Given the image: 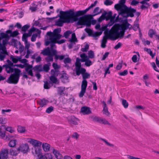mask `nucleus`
I'll return each instance as SVG.
<instances>
[{"label": "nucleus", "mask_w": 159, "mask_h": 159, "mask_svg": "<svg viewBox=\"0 0 159 159\" xmlns=\"http://www.w3.org/2000/svg\"><path fill=\"white\" fill-rule=\"evenodd\" d=\"M61 31V28H59L55 29L53 32H48L47 33V35L49 37L45 41V44L46 46H48L50 43V49L53 54L56 53V51L53 48L55 44L57 43L56 40L59 39L62 36V35L60 34Z\"/></svg>", "instance_id": "obj_1"}, {"label": "nucleus", "mask_w": 159, "mask_h": 159, "mask_svg": "<svg viewBox=\"0 0 159 159\" xmlns=\"http://www.w3.org/2000/svg\"><path fill=\"white\" fill-rule=\"evenodd\" d=\"M90 8L89 7L84 10L74 12L73 10H69L65 11H61V13L63 14V16L66 17L65 19L66 22L72 23L75 22L78 20V17L85 14Z\"/></svg>", "instance_id": "obj_2"}, {"label": "nucleus", "mask_w": 159, "mask_h": 159, "mask_svg": "<svg viewBox=\"0 0 159 159\" xmlns=\"http://www.w3.org/2000/svg\"><path fill=\"white\" fill-rule=\"evenodd\" d=\"M121 26L119 24H116L111 28L110 30H106L104 32L106 33L110 38V39L114 40L119 38H123L124 32L119 30L121 29Z\"/></svg>", "instance_id": "obj_3"}, {"label": "nucleus", "mask_w": 159, "mask_h": 159, "mask_svg": "<svg viewBox=\"0 0 159 159\" xmlns=\"http://www.w3.org/2000/svg\"><path fill=\"white\" fill-rule=\"evenodd\" d=\"M136 10L131 7H125L122 11L119 12V16L120 15L124 18H127L128 17H131L134 16V13L136 12Z\"/></svg>", "instance_id": "obj_4"}, {"label": "nucleus", "mask_w": 159, "mask_h": 159, "mask_svg": "<svg viewBox=\"0 0 159 159\" xmlns=\"http://www.w3.org/2000/svg\"><path fill=\"white\" fill-rule=\"evenodd\" d=\"M125 0H120L119 1V3L115 5L114 8L118 11L120 12L122 11V10L124 9L125 7L127 6L125 5Z\"/></svg>", "instance_id": "obj_5"}, {"label": "nucleus", "mask_w": 159, "mask_h": 159, "mask_svg": "<svg viewBox=\"0 0 159 159\" xmlns=\"http://www.w3.org/2000/svg\"><path fill=\"white\" fill-rule=\"evenodd\" d=\"M87 81L86 80H83L81 85V90L79 94L80 98L82 97L85 93L87 87Z\"/></svg>", "instance_id": "obj_6"}, {"label": "nucleus", "mask_w": 159, "mask_h": 159, "mask_svg": "<svg viewBox=\"0 0 159 159\" xmlns=\"http://www.w3.org/2000/svg\"><path fill=\"white\" fill-rule=\"evenodd\" d=\"M79 72L76 73V75H79L80 74H82V79L83 80H86L87 79L90 78V74L86 72V70L84 68H81Z\"/></svg>", "instance_id": "obj_7"}, {"label": "nucleus", "mask_w": 159, "mask_h": 159, "mask_svg": "<svg viewBox=\"0 0 159 159\" xmlns=\"http://www.w3.org/2000/svg\"><path fill=\"white\" fill-rule=\"evenodd\" d=\"M61 11H61L60 12V13L61 15V16L60 17V19H59L56 22V25L57 26H62L63 25V23H67L69 22H66V20L65 19L66 18V17H65L63 16V14L61 13Z\"/></svg>", "instance_id": "obj_8"}, {"label": "nucleus", "mask_w": 159, "mask_h": 159, "mask_svg": "<svg viewBox=\"0 0 159 159\" xmlns=\"http://www.w3.org/2000/svg\"><path fill=\"white\" fill-rule=\"evenodd\" d=\"M19 78V77L14 75H12L11 74L6 82L9 84H16L18 82Z\"/></svg>", "instance_id": "obj_9"}, {"label": "nucleus", "mask_w": 159, "mask_h": 159, "mask_svg": "<svg viewBox=\"0 0 159 159\" xmlns=\"http://www.w3.org/2000/svg\"><path fill=\"white\" fill-rule=\"evenodd\" d=\"M19 153L20 152L24 153H26L29 150V147L27 143L22 144L18 148Z\"/></svg>", "instance_id": "obj_10"}, {"label": "nucleus", "mask_w": 159, "mask_h": 159, "mask_svg": "<svg viewBox=\"0 0 159 159\" xmlns=\"http://www.w3.org/2000/svg\"><path fill=\"white\" fill-rule=\"evenodd\" d=\"M93 120L94 122H98L99 123L104 125H111V124L106 120L100 117H93Z\"/></svg>", "instance_id": "obj_11"}, {"label": "nucleus", "mask_w": 159, "mask_h": 159, "mask_svg": "<svg viewBox=\"0 0 159 159\" xmlns=\"http://www.w3.org/2000/svg\"><path fill=\"white\" fill-rule=\"evenodd\" d=\"M29 142L33 145L34 148H38V147H40L42 143L41 142L34 139H30Z\"/></svg>", "instance_id": "obj_12"}, {"label": "nucleus", "mask_w": 159, "mask_h": 159, "mask_svg": "<svg viewBox=\"0 0 159 159\" xmlns=\"http://www.w3.org/2000/svg\"><path fill=\"white\" fill-rule=\"evenodd\" d=\"M80 111L84 115H88L91 113L90 108L86 106L82 107L80 109Z\"/></svg>", "instance_id": "obj_13"}, {"label": "nucleus", "mask_w": 159, "mask_h": 159, "mask_svg": "<svg viewBox=\"0 0 159 159\" xmlns=\"http://www.w3.org/2000/svg\"><path fill=\"white\" fill-rule=\"evenodd\" d=\"M68 121L71 124L77 125L78 124L77 121H79V120L74 116H71L68 117Z\"/></svg>", "instance_id": "obj_14"}, {"label": "nucleus", "mask_w": 159, "mask_h": 159, "mask_svg": "<svg viewBox=\"0 0 159 159\" xmlns=\"http://www.w3.org/2000/svg\"><path fill=\"white\" fill-rule=\"evenodd\" d=\"M41 151V149L40 148L34 147L32 149V152L34 156H37L38 157L42 155Z\"/></svg>", "instance_id": "obj_15"}, {"label": "nucleus", "mask_w": 159, "mask_h": 159, "mask_svg": "<svg viewBox=\"0 0 159 159\" xmlns=\"http://www.w3.org/2000/svg\"><path fill=\"white\" fill-rule=\"evenodd\" d=\"M8 151L7 149L2 151L0 153V159H7L8 157Z\"/></svg>", "instance_id": "obj_16"}, {"label": "nucleus", "mask_w": 159, "mask_h": 159, "mask_svg": "<svg viewBox=\"0 0 159 159\" xmlns=\"http://www.w3.org/2000/svg\"><path fill=\"white\" fill-rule=\"evenodd\" d=\"M81 61L80 59L77 58L76 59V61L75 63V66L76 67V73L78 72L81 70V68H84L81 67V63L80 62Z\"/></svg>", "instance_id": "obj_17"}, {"label": "nucleus", "mask_w": 159, "mask_h": 159, "mask_svg": "<svg viewBox=\"0 0 159 159\" xmlns=\"http://www.w3.org/2000/svg\"><path fill=\"white\" fill-rule=\"evenodd\" d=\"M90 15H85L83 16L80 17L79 19L78 18V22L77 23L78 25H84V23L87 17H88Z\"/></svg>", "instance_id": "obj_18"}, {"label": "nucleus", "mask_w": 159, "mask_h": 159, "mask_svg": "<svg viewBox=\"0 0 159 159\" xmlns=\"http://www.w3.org/2000/svg\"><path fill=\"white\" fill-rule=\"evenodd\" d=\"M28 66L25 68V71L27 72L28 75L31 76H33L34 74L32 70L33 66L32 65H26Z\"/></svg>", "instance_id": "obj_19"}, {"label": "nucleus", "mask_w": 159, "mask_h": 159, "mask_svg": "<svg viewBox=\"0 0 159 159\" xmlns=\"http://www.w3.org/2000/svg\"><path fill=\"white\" fill-rule=\"evenodd\" d=\"M41 53L43 56H48L52 54V52L50 48L48 47L42 50Z\"/></svg>", "instance_id": "obj_20"}, {"label": "nucleus", "mask_w": 159, "mask_h": 159, "mask_svg": "<svg viewBox=\"0 0 159 159\" xmlns=\"http://www.w3.org/2000/svg\"><path fill=\"white\" fill-rule=\"evenodd\" d=\"M107 15L106 20L112 19L113 21H115V19L116 16V14H114L113 16H112V12L110 11L108 12H107Z\"/></svg>", "instance_id": "obj_21"}, {"label": "nucleus", "mask_w": 159, "mask_h": 159, "mask_svg": "<svg viewBox=\"0 0 159 159\" xmlns=\"http://www.w3.org/2000/svg\"><path fill=\"white\" fill-rule=\"evenodd\" d=\"M90 15V16L87 17L84 23V25H85L88 27H89L91 24V19L92 18V15Z\"/></svg>", "instance_id": "obj_22"}, {"label": "nucleus", "mask_w": 159, "mask_h": 159, "mask_svg": "<svg viewBox=\"0 0 159 159\" xmlns=\"http://www.w3.org/2000/svg\"><path fill=\"white\" fill-rule=\"evenodd\" d=\"M49 79L53 84H59V82L56 77L51 75L50 76Z\"/></svg>", "instance_id": "obj_23"}, {"label": "nucleus", "mask_w": 159, "mask_h": 159, "mask_svg": "<svg viewBox=\"0 0 159 159\" xmlns=\"http://www.w3.org/2000/svg\"><path fill=\"white\" fill-rule=\"evenodd\" d=\"M50 147V145L47 143H43L42 145L43 150L45 152L49 151Z\"/></svg>", "instance_id": "obj_24"}, {"label": "nucleus", "mask_w": 159, "mask_h": 159, "mask_svg": "<svg viewBox=\"0 0 159 159\" xmlns=\"http://www.w3.org/2000/svg\"><path fill=\"white\" fill-rule=\"evenodd\" d=\"M51 66V63H48V64H44L43 67V71L46 72H48L50 70V66Z\"/></svg>", "instance_id": "obj_25"}, {"label": "nucleus", "mask_w": 159, "mask_h": 159, "mask_svg": "<svg viewBox=\"0 0 159 159\" xmlns=\"http://www.w3.org/2000/svg\"><path fill=\"white\" fill-rule=\"evenodd\" d=\"M107 14V12L105 11H104V12L102 13V15L98 19V21L99 22H101L105 19L106 20L107 16H106Z\"/></svg>", "instance_id": "obj_26"}, {"label": "nucleus", "mask_w": 159, "mask_h": 159, "mask_svg": "<svg viewBox=\"0 0 159 159\" xmlns=\"http://www.w3.org/2000/svg\"><path fill=\"white\" fill-rule=\"evenodd\" d=\"M7 64H6L2 66V67H5V69H8L9 66H12L13 65V63L10 60H7Z\"/></svg>", "instance_id": "obj_27"}, {"label": "nucleus", "mask_w": 159, "mask_h": 159, "mask_svg": "<svg viewBox=\"0 0 159 159\" xmlns=\"http://www.w3.org/2000/svg\"><path fill=\"white\" fill-rule=\"evenodd\" d=\"M53 153L57 159H60L61 157V154L57 150L53 149Z\"/></svg>", "instance_id": "obj_28"}, {"label": "nucleus", "mask_w": 159, "mask_h": 159, "mask_svg": "<svg viewBox=\"0 0 159 159\" xmlns=\"http://www.w3.org/2000/svg\"><path fill=\"white\" fill-rule=\"evenodd\" d=\"M10 59L12 60L13 62L14 63H17L18 61H20L21 57H16V58H15L12 55H11Z\"/></svg>", "instance_id": "obj_29"}, {"label": "nucleus", "mask_w": 159, "mask_h": 159, "mask_svg": "<svg viewBox=\"0 0 159 159\" xmlns=\"http://www.w3.org/2000/svg\"><path fill=\"white\" fill-rule=\"evenodd\" d=\"M48 102L49 101L48 100L43 98L40 99L39 104L41 107H43L44 106L46 105Z\"/></svg>", "instance_id": "obj_30"}, {"label": "nucleus", "mask_w": 159, "mask_h": 159, "mask_svg": "<svg viewBox=\"0 0 159 159\" xmlns=\"http://www.w3.org/2000/svg\"><path fill=\"white\" fill-rule=\"evenodd\" d=\"M14 72L11 74L12 75H15L18 77H20L21 70L18 68H15L14 71Z\"/></svg>", "instance_id": "obj_31"}, {"label": "nucleus", "mask_w": 159, "mask_h": 159, "mask_svg": "<svg viewBox=\"0 0 159 159\" xmlns=\"http://www.w3.org/2000/svg\"><path fill=\"white\" fill-rule=\"evenodd\" d=\"M19 153L18 148H16V150H13L11 149L9 152L10 154L12 156H16Z\"/></svg>", "instance_id": "obj_32"}, {"label": "nucleus", "mask_w": 159, "mask_h": 159, "mask_svg": "<svg viewBox=\"0 0 159 159\" xmlns=\"http://www.w3.org/2000/svg\"><path fill=\"white\" fill-rule=\"evenodd\" d=\"M55 54H53L52 52V54H51L48 55V57L45 58V60L47 61V62L49 63V62L50 61H53V56H54Z\"/></svg>", "instance_id": "obj_33"}, {"label": "nucleus", "mask_w": 159, "mask_h": 159, "mask_svg": "<svg viewBox=\"0 0 159 159\" xmlns=\"http://www.w3.org/2000/svg\"><path fill=\"white\" fill-rule=\"evenodd\" d=\"M144 50L146 51L148 54H149V55L151 56L152 58H153L155 56L156 54L155 53L153 54L152 51L150 49L145 48H144Z\"/></svg>", "instance_id": "obj_34"}, {"label": "nucleus", "mask_w": 159, "mask_h": 159, "mask_svg": "<svg viewBox=\"0 0 159 159\" xmlns=\"http://www.w3.org/2000/svg\"><path fill=\"white\" fill-rule=\"evenodd\" d=\"M33 70H34L41 72L43 71L42 65H37L35 66L33 68Z\"/></svg>", "instance_id": "obj_35"}, {"label": "nucleus", "mask_w": 159, "mask_h": 159, "mask_svg": "<svg viewBox=\"0 0 159 159\" xmlns=\"http://www.w3.org/2000/svg\"><path fill=\"white\" fill-rule=\"evenodd\" d=\"M80 57L81 58L80 59L81 61L82 62H84L86 61V60L88 58V56L85 53H83L80 55Z\"/></svg>", "instance_id": "obj_36"}, {"label": "nucleus", "mask_w": 159, "mask_h": 159, "mask_svg": "<svg viewBox=\"0 0 159 159\" xmlns=\"http://www.w3.org/2000/svg\"><path fill=\"white\" fill-rule=\"evenodd\" d=\"M51 73L52 75L56 77L58 76L59 74L60 71L57 70H54L52 69L51 70Z\"/></svg>", "instance_id": "obj_37"}, {"label": "nucleus", "mask_w": 159, "mask_h": 159, "mask_svg": "<svg viewBox=\"0 0 159 159\" xmlns=\"http://www.w3.org/2000/svg\"><path fill=\"white\" fill-rule=\"evenodd\" d=\"M99 8L98 7H96L93 11V13H94V15H92V16H94L96 15L100 14L101 12V11H99Z\"/></svg>", "instance_id": "obj_38"}, {"label": "nucleus", "mask_w": 159, "mask_h": 159, "mask_svg": "<svg viewBox=\"0 0 159 159\" xmlns=\"http://www.w3.org/2000/svg\"><path fill=\"white\" fill-rule=\"evenodd\" d=\"M57 52L56 51V53L55 55H54L55 56V57L54 58L55 59L57 60L58 59H59L60 60H62L64 59L65 57V56L64 55H57Z\"/></svg>", "instance_id": "obj_39"}, {"label": "nucleus", "mask_w": 159, "mask_h": 159, "mask_svg": "<svg viewBox=\"0 0 159 159\" xmlns=\"http://www.w3.org/2000/svg\"><path fill=\"white\" fill-rule=\"evenodd\" d=\"M16 140L14 139L11 140L8 143V145L10 147H14L16 144Z\"/></svg>", "instance_id": "obj_40"}, {"label": "nucleus", "mask_w": 159, "mask_h": 159, "mask_svg": "<svg viewBox=\"0 0 159 159\" xmlns=\"http://www.w3.org/2000/svg\"><path fill=\"white\" fill-rule=\"evenodd\" d=\"M17 130L18 132L20 133H23L25 131V127L19 126H18Z\"/></svg>", "instance_id": "obj_41"}, {"label": "nucleus", "mask_w": 159, "mask_h": 159, "mask_svg": "<svg viewBox=\"0 0 159 159\" xmlns=\"http://www.w3.org/2000/svg\"><path fill=\"white\" fill-rule=\"evenodd\" d=\"M156 33V31L153 29L150 30L148 32V35L150 38H152L153 35Z\"/></svg>", "instance_id": "obj_42"}, {"label": "nucleus", "mask_w": 159, "mask_h": 159, "mask_svg": "<svg viewBox=\"0 0 159 159\" xmlns=\"http://www.w3.org/2000/svg\"><path fill=\"white\" fill-rule=\"evenodd\" d=\"M70 41L71 42H74L77 41V39L76 37L75 34V33L72 34L71 39H70Z\"/></svg>", "instance_id": "obj_43"}, {"label": "nucleus", "mask_w": 159, "mask_h": 159, "mask_svg": "<svg viewBox=\"0 0 159 159\" xmlns=\"http://www.w3.org/2000/svg\"><path fill=\"white\" fill-rule=\"evenodd\" d=\"M88 58H90L92 59L94 57V52L90 50L88 52Z\"/></svg>", "instance_id": "obj_44"}, {"label": "nucleus", "mask_w": 159, "mask_h": 159, "mask_svg": "<svg viewBox=\"0 0 159 159\" xmlns=\"http://www.w3.org/2000/svg\"><path fill=\"white\" fill-rule=\"evenodd\" d=\"M104 34H105V36H104L103 37L102 42H103L104 43L105 42V43H106L107 42V39H110V38L106 33H104Z\"/></svg>", "instance_id": "obj_45"}, {"label": "nucleus", "mask_w": 159, "mask_h": 159, "mask_svg": "<svg viewBox=\"0 0 159 159\" xmlns=\"http://www.w3.org/2000/svg\"><path fill=\"white\" fill-rule=\"evenodd\" d=\"M30 25L28 24H26L24 25L21 28V31L24 32H25L30 28Z\"/></svg>", "instance_id": "obj_46"}, {"label": "nucleus", "mask_w": 159, "mask_h": 159, "mask_svg": "<svg viewBox=\"0 0 159 159\" xmlns=\"http://www.w3.org/2000/svg\"><path fill=\"white\" fill-rule=\"evenodd\" d=\"M58 92L60 95H61L64 94V91L65 90V89L63 88L62 87H58Z\"/></svg>", "instance_id": "obj_47"}, {"label": "nucleus", "mask_w": 159, "mask_h": 159, "mask_svg": "<svg viewBox=\"0 0 159 159\" xmlns=\"http://www.w3.org/2000/svg\"><path fill=\"white\" fill-rule=\"evenodd\" d=\"M19 34V33L18 30H16L14 31L13 32H11V34L9 36L10 37H15L16 36L18 35Z\"/></svg>", "instance_id": "obj_48"}, {"label": "nucleus", "mask_w": 159, "mask_h": 159, "mask_svg": "<svg viewBox=\"0 0 159 159\" xmlns=\"http://www.w3.org/2000/svg\"><path fill=\"white\" fill-rule=\"evenodd\" d=\"M72 32L70 30H68L66 31L63 34V36L66 38L67 39L68 38L70 34Z\"/></svg>", "instance_id": "obj_49"}, {"label": "nucleus", "mask_w": 159, "mask_h": 159, "mask_svg": "<svg viewBox=\"0 0 159 159\" xmlns=\"http://www.w3.org/2000/svg\"><path fill=\"white\" fill-rule=\"evenodd\" d=\"M122 104L124 108H127L128 106V103L125 99H123L122 100Z\"/></svg>", "instance_id": "obj_50"}, {"label": "nucleus", "mask_w": 159, "mask_h": 159, "mask_svg": "<svg viewBox=\"0 0 159 159\" xmlns=\"http://www.w3.org/2000/svg\"><path fill=\"white\" fill-rule=\"evenodd\" d=\"M85 31L87 33L89 36H91L93 34V31L89 28H86Z\"/></svg>", "instance_id": "obj_51"}, {"label": "nucleus", "mask_w": 159, "mask_h": 159, "mask_svg": "<svg viewBox=\"0 0 159 159\" xmlns=\"http://www.w3.org/2000/svg\"><path fill=\"white\" fill-rule=\"evenodd\" d=\"M61 78H63L65 80H67L68 77H67V74L65 73L64 71H63L62 73L61 74Z\"/></svg>", "instance_id": "obj_52"}, {"label": "nucleus", "mask_w": 159, "mask_h": 159, "mask_svg": "<svg viewBox=\"0 0 159 159\" xmlns=\"http://www.w3.org/2000/svg\"><path fill=\"white\" fill-rule=\"evenodd\" d=\"M125 28L127 29L128 28H130L132 27V26L131 25L130 27H129V26L130 25L128 22L127 20H125L123 22Z\"/></svg>", "instance_id": "obj_53"}, {"label": "nucleus", "mask_w": 159, "mask_h": 159, "mask_svg": "<svg viewBox=\"0 0 159 159\" xmlns=\"http://www.w3.org/2000/svg\"><path fill=\"white\" fill-rule=\"evenodd\" d=\"M84 62H85L84 64L87 66H89L92 65V61L89 60V58Z\"/></svg>", "instance_id": "obj_54"}, {"label": "nucleus", "mask_w": 159, "mask_h": 159, "mask_svg": "<svg viewBox=\"0 0 159 159\" xmlns=\"http://www.w3.org/2000/svg\"><path fill=\"white\" fill-rule=\"evenodd\" d=\"M101 139L102 141H104L107 146L112 148L114 147V145L113 144L110 143L109 142H108L106 140L102 138Z\"/></svg>", "instance_id": "obj_55"}, {"label": "nucleus", "mask_w": 159, "mask_h": 159, "mask_svg": "<svg viewBox=\"0 0 159 159\" xmlns=\"http://www.w3.org/2000/svg\"><path fill=\"white\" fill-rule=\"evenodd\" d=\"M103 110L104 111L103 113L105 114L107 116H109L110 115V113L108 111V108L107 107H104Z\"/></svg>", "instance_id": "obj_56"}, {"label": "nucleus", "mask_w": 159, "mask_h": 159, "mask_svg": "<svg viewBox=\"0 0 159 159\" xmlns=\"http://www.w3.org/2000/svg\"><path fill=\"white\" fill-rule=\"evenodd\" d=\"M29 36L27 34V33H24L22 36V39L23 41L25 42H27V38L29 37Z\"/></svg>", "instance_id": "obj_57"}, {"label": "nucleus", "mask_w": 159, "mask_h": 159, "mask_svg": "<svg viewBox=\"0 0 159 159\" xmlns=\"http://www.w3.org/2000/svg\"><path fill=\"white\" fill-rule=\"evenodd\" d=\"M0 37L1 38V39H2L6 38L9 37V36L8 35L3 32H2L0 33Z\"/></svg>", "instance_id": "obj_58"}, {"label": "nucleus", "mask_w": 159, "mask_h": 159, "mask_svg": "<svg viewBox=\"0 0 159 159\" xmlns=\"http://www.w3.org/2000/svg\"><path fill=\"white\" fill-rule=\"evenodd\" d=\"M128 73V71L126 70H124L123 72H119L118 74L120 76H125Z\"/></svg>", "instance_id": "obj_59"}, {"label": "nucleus", "mask_w": 159, "mask_h": 159, "mask_svg": "<svg viewBox=\"0 0 159 159\" xmlns=\"http://www.w3.org/2000/svg\"><path fill=\"white\" fill-rule=\"evenodd\" d=\"M63 62L66 64L67 63H70L71 62V59L69 57H67L64 59Z\"/></svg>", "instance_id": "obj_60"}, {"label": "nucleus", "mask_w": 159, "mask_h": 159, "mask_svg": "<svg viewBox=\"0 0 159 159\" xmlns=\"http://www.w3.org/2000/svg\"><path fill=\"white\" fill-rule=\"evenodd\" d=\"M89 45L86 44L84 46V48H82L81 49V51L83 52H86L87 50L89 49Z\"/></svg>", "instance_id": "obj_61"}, {"label": "nucleus", "mask_w": 159, "mask_h": 159, "mask_svg": "<svg viewBox=\"0 0 159 159\" xmlns=\"http://www.w3.org/2000/svg\"><path fill=\"white\" fill-rule=\"evenodd\" d=\"M113 3V2L110 0H106L104 2V4L106 6L111 5Z\"/></svg>", "instance_id": "obj_62"}, {"label": "nucleus", "mask_w": 159, "mask_h": 159, "mask_svg": "<svg viewBox=\"0 0 159 159\" xmlns=\"http://www.w3.org/2000/svg\"><path fill=\"white\" fill-rule=\"evenodd\" d=\"M53 107L50 106L47 108L46 112L47 113H50L53 110Z\"/></svg>", "instance_id": "obj_63"}, {"label": "nucleus", "mask_w": 159, "mask_h": 159, "mask_svg": "<svg viewBox=\"0 0 159 159\" xmlns=\"http://www.w3.org/2000/svg\"><path fill=\"white\" fill-rule=\"evenodd\" d=\"M12 66H9V67L8 68V69H9L8 70V69H5L7 73H10L14 72V68H12Z\"/></svg>", "instance_id": "obj_64"}]
</instances>
